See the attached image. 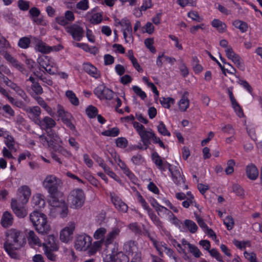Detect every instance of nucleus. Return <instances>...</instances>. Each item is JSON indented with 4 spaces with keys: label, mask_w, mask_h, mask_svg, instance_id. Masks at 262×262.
<instances>
[{
    "label": "nucleus",
    "mask_w": 262,
    "mask_h": 262,
    "mask_svg": "<svg viewBox=\"0 0 262 262\" xmlns=\"http://www.w3.org/2000/svg\"><path fill=\"white\" fill-rule=\"evenodd\" d=\"M23 243L24 238L20 230L12 228L5 232L4 249L12 258L16 259L19 258V255L16 250L23 247Z\"/></svg>",
    "instance_id": "1"
},
{
    "label": "nucleus",
    "mask_w": 262,
    "mask_h": 262,
    "mask_svg": "<svg viewBox=\"0 0 262 262\" xmlns=\"http://www.w3.org/2000/svg\"><path fill=\"white\" fill-rule=\"evenodd\" d=\"M30 220L35 230L41 235L47 234L51 230L47 215L38 211H34L29 215Z\"/></svg>",
    "instance_id": "2"
},
{
    "label": "nucleus",
    "mask_w": 262,
    "mask_h": 262,
    "mask_svg": "<svg viewBox=\"0 0 262 262\" xmlns=\"http://www.w3.org/2000/svg\"><path fill=\"white\" fill-rule=\"evenodd\" d=\"M85 199L83 191L81 189L77 188L70 192L68 198V202L71 208L79 209L83 205Z\"/></svg>",
    "instance_id": "3"
},
{
    "label": "nucleus",
    "mask_w": 262,
    "mask_h": 262,
    "mask_svg": "<svg viewBox=\"0 0 262 262\" xmlns=\"http://www.w3.org/2000/svg\"><path fill=\"white\" fill-rule=\"evenodd\" d=\"M43 187L49 194H53L61 187L62 182L60 179L54 174H48L42 182Z\"/></svg>",
    "instance_id": "4"
},
{
    "label": "nucleus",
    "mask_w": 262,
    "mask_h": 262,
    "mask_svg": "<svg viewBox=\"0 0 262 262\" xmlns=\"http://www.w3.org/2000/svg\"><path fill=\"white\" fill-rule=\"evenodd\" d=\"M133 124L134 127L140 136L144 146H145V149H147L150 144L149 140L152 137L155 133L150 128L146 130L145 127L138 122H134Z\"/></svg>",
    "instance_id": "5"
},
{
    "label": "nucleus",
    "mask_w": 262,
    "mask_h": 262,
    "mask_svg": "<svg viewBox=\"0 0 262 262\" xmlns=\"http://www.w3.org/2000/svg\"><path fill=\"white\" fill-rule=\"evenodd\" d=\"M120 232V230L118 228H115L109 232L102 240L94 242L92 247L93 252H95L98 251L103 243L106 246L112 244L114 239L119 235Z\"/></svg>",
    "instance_id": "6"
},
{
    "label": "nucleus",
    "mask_w": 262,
    "mask_h": 262,
    "mask_svg": "<svg viewBox=\"0 0 262 262\" xmlns=\"http://www.w3.org/2000/svg\"><path fill=\"white\" fill-rule=\"evenodd\" d=\"M37 63L40 67L46 69L50 64L53 69H48L47 72L50 74H55L57 72L58 67L54 60L47 56L42 55L38 57L37 59Z\"/></svg>",
    "instance_id": "7"
},
{
    "label": "nucleus",
    "mask_w": 262,
    "mask_h": 262,
    "mask_svg": "<svg viewBox=\"0 0 262 262\" xmlns=\"http://www.w3.org/2000/svg\"><path fill=\"white\" fill-rule=\"evenodd\" d=\"M94 93L100 100H111L114 96V93L103 84L99 85L94 90Z\"/></svg>",
    "instance_id": "8"
},
{
    "label": "nucleus",
    "mask_w": 262,
    "mask_h": 262,
    "mask_svg": "<svg viewBox=\"0 0 262 262\" xmlns=\"http://www.w3.org/2000/svg\"><path fill=\"white\" fill-rule=\"evenodd\" d=\"M66 31L72 36L74 40L77 41H80L84 36L83 28L76 24L67 26Z\"/></svg>",
    "instance_id": "9"
},
{
    "label": "nucleus",
    "mask_w": 262,
    "mask_h": 262,
    "mask_svg": "<svg viewBox=\"0 0 262 262\" xmlns=\"http://www.w3.org/2000/svg\"><path fill=\"white\" fill-rule=\"evenodd\" d=\"M75 228V224L73 222H69L60 233V239L64 243H68L73 238V232Z\"/></svg>",
    "instance_id": "10"
},
{
    "label": "nucleus",
    "mask_w": 262,
    "mask_h": 262,
    "mask_svg": "<svg viewBox=\"0 0 262 262\" xmlns=\"http://www.w3.org/2000/svg\"><path fill=\"white\" fill-rule=\"evenodd\" d=\"M92 238L85 235H79L77 236L75 241V248L79 251L86 250L91 245Z\"/></svg>",
    "instance_id": "11"
},
{
    "label": "nucleus",
    "mask_w": 262,
    "mask_h": 262,
    "mask_svg": "<svg viewBox=\"0 0 262 262\" xmlns=\"http://www.w3.org/2000/svg\"><path fill=\"white\" fill-rule=\"evenodd\" d=\"M119 25L123 28L122 32L126 42L133 40L132 27L130 22L126 19H122L119 21Z\"/></svg>",
    "instance_id": "12"
},
{
    "label": "nucleus",
    "mask_w": 262,
    "mask_h": 262,
    "mask_svg": "<svg viewBox=\"0 0 262 262\" xmlns=\"http://www.w3.org/2000/svg\"><path fill=\"white\" fill-rule=\"evenodd\" d=\"M29 118L36 124H41V110L38 106H30L25 110Z\"/></svg>",
    "instance_id": "13"
},
{
    "label": "nucleus",
    "mask_w": 262,
    "mask_h": 262,
    "mask_svg": "<svg viewBox=\"0 0 262 262\" xmlns=\"http://www.w3.org/2000/svg\"><path fill=\"white\" fill-rule=\"evenodd\" d=\"M104 262H128L129 257L123 253H119L116 256L112 253L102 254Z\"/></svg>",
    "instance_id": "14"
},
{
    "label": "nucleus",
    "mask_w": 262,
    "mask_h": 262,
    "mask_svg": "<svg viewBox=\"0 0 262 262\" xmlns=\"http://www.w3.org/2000/svg\"><path fill=\"white\" fill-rule=\"evenodd\" d=\"M50 198L49 199V204L53 208H56L63 205L66 202L62 197V194L58 191L53 194H49Z\"/></svg>",
    "instance_id": "15"
},
{
    "label": "nucleus",
    "mask_w": 262,
    "mask_h": 262,
    "mask_svg": "<svg viewBox=\"0 0 262 262\" xmlns=\"http://www.w3.org/2000/svg\"><path fill=\"white\" fill-rule=\"evenodd\" d=\"M110 196L112 202L118 211L123 212L127 211L128 209L127 205L115 193H111Z\"/></svg>",
    "instance_id": "16"
},
{
    "label": "nucleus",
    "mask_w": 262,
    "mask_h": 262,
    "mask_svg": "<svg viewBox=\"0 0 262 262\" xmlns=\"http://www.w3.org/2000/svg\"><path fill=\"white\" fill-rule=\"evenodd\" d=\"M152 159L156 165L162 171H165L166 168L169 169L172 167L167 161L162 160L157 152L152 154Z\"/></svg>",
    "instance_id": "17"
},
{
    "label": "nucleus",
    "mask_w": 262,
    "mask_h": 262,
    "mask_svg": "<svg viewBox=\"0 0 262 262\" xmlns=\"http://www.w3.org/2000/svg\"><path fill=\"white\" fill-rule=\"evenodd\" d=\"M0 53L4 56V57L14 67L18 69L22 73L25 71V69L23 67V66L11 54H10L7 51H0Z\"/></svg>",
    "instance_id": "18"
},
{
    "label": "nucleus",
    "mask_w": 262,
    "mask_h": 262,
    "mask_svg": "<svg viewBox=\"0 0 262 262\" xmlns=\"http://www.w3.org/2000/svg\"><path fill=\"white\" fill-rule=\"evenodd\" d=\"M32 41L35 43V49L36 51L44 54L50 53L49 50L50 49V46H48L39 38L32 37Z\"/></svg>",
    "instance_id": "19"
},
{
    "label": "nucleus",
    "mask_w": 262,
    "mask_h": 262,
    "mask_svg": "<svg viewBox=\"0 0 262 262\" xmlns=\"http://www.w3.org/2000/svg\"><path fill=\"white\" fill-rule=\"evenodd\" d=\"M28 243L31 247H41L42 243L38 236L33 230H30L27 235Z\"/></svg>",
    "instance_id": "20"
},
{
    "label": "nucleus",
    "mask_w": 262,
    "mask_h": 262,
    "mask_svg": "<svg viewBox=\"0 0 262 262\" xmlns=\"http://www.w3.org/2000/svg\"><path fill=\"white\" fill-rule=\"evenodd\" d=\"M169 170L170 171L173 181L174 183L179 186L184 185V179L183 176L180 173L179 169L176 167H171Z\"/></svg>",
    "instance_id": "21"
},
{
    "label": "nucleus",
    "mask_w": 262,
    "mask_h": 262,
    "mask_svg": "<svg viewBox=\"0 0 262 262\" xmlns=\"http://www.w3.org/2000/svg\"><path fill=\"white\" fill-rule=\"evenodd\" d=\"M18 193L20 195L21 203L23 204L27 203L31 195V190L29 187L26 185L22 186L18 189Z\"/></svg>",
    "instance_id": "22"
},
{
    "label": "nucleus",
    "mask_w": 262,
    "mask_h": 262,
    "mask_svg": "<svg viewBox=\"0 0 262 262\" xmlns=\"http://www.w3.org/2000/svg\"><path fill=\"white\" fill-rule=\"evenodd\" d=\"M83 68L86 73L95 78H98L100 77V72L91 63H85L83 64Z\"/></svg>",
    "instance_id": "23"
},
{
    "label": "nucleus",
    "mask_w": 262,
    "mask_h": 262,
    "mask_svg": "<svg viewBox=\"0 0 262 262\" xmlns=\"http://www.w3.org/2000/svg\"><path fill=\"white\" fill-rule=\"evenodd\" d=\"M123 250L128 256L139 250L137 244L133 241L125 242L123 245Z\"/></svg>",
    "instance_id": "24"
},
{
    "label": "nucleus",
    "mask_w": 262,
    "mask_h": 262,
    "mask_svg": "<svg viewBox=\"0 0 262 262\" xmlns=\"http://www.w3.org/2000/svg\"><path fill=\"white\" fill-rule=\"evenodd\" d=\"M11 205L13 211L18 217H24L27 215L26 209L24 207H19L16 200L12 199Z\"/></svg>",
    "instance_id": "25"
},
{
    "label": "nucleus",
    "mask_w": 262,
    "mask_h": 262,
    "mask_svg": "<svg viewBox=\"0 0 262 262\" xmlns=\"http://www.w3.org/2000/svg\"><path fill=\"white\" fill-rule=\"evenodd\" d=\"M43 249H49L50 250H57V246L55 242V238L53 235L47 236L45 239V242L42 244Z\"/></svg>",
    "instance_id": "26"
},
{
    "label": "nucleus",
    "mask_w": 262,
    "mask_h": 262,
    "mask_svg": "<svg viewBox=\"0 0 262 262\" xmlns=\"http://www.w3.org/2000/svg\"><path fill=\"white\" fill-rule=\"evenodd\" d=\"M246 173L247 177L252 180H256L258 176V170L253 164H250L246 166Z\"/></svg>",
    "instance_id": "27"
},
{
    "label": "nucleus",
    "mask_w": 262,
    "mask_h": 262,
    "mask_svg": "<svg viewBox=\"0 0 262 262\" xmlns=\"http://www.w3.org/2000/svg\"><path fill=\"white\" fill-rule=\"evenodd\" d=\"M188 95V92L187 91L185 92L179 102V108L181 112L186 111L189 106Z\"/></svg>",
    "instance_id": "28"
},
{
    "label": "nucleus",
    "mask_w": 262,
    "mask_h": 262,
    "mask_svg": "<svg viewBox=\"0 0 262 262\" xmlns=\"http://www.w3.org/2000/svg\"><path fill=\"white\" fill-rule=\"evenodd\" d=\"M136 196L138 202L140 203L143 208L148 212L149 215L150 216L151 219L153 220L154 219H156V215L150 212V208H149L145 199L142 197L141 194L139 192H137Z\"/></svg>",
    "instance_id": "29"
},
{
    "label": "nucleus",
    "mask_w": 262,
    "mask_h": 262,
    "mask_svg": "<svg viewBox=\"0 0 262 262\" xmlns=\"http://www.w3.org/2000/svg\"><path fill=\"white\" fill-rule=\"evenodd\" d=\"M32 202L34 207L42 208L45 205V196L40 193L36 194L33 196Z\"/></svg>",
    "instance_id": "30"
},
{
    "label": "nucleus",
    "mask_w": 262,
    "mask_h": 262,
    "mask_svg": "<svg viewBox=\"0 0 262 262\" xmlns=\"http://www.w3.org/2000/svg\"><path fill=\"white\" fill-rule=\"evenodd\" d=\"M118 165L123 171V173L133 182L136 180V178L134 173L129 170L126 164L122 161H119Z\"/></svg>",
    "instance_id": "31"
},
{
    "label": "nucleus",
    "mask_w": 262,
    "mask_h": 262,
    "mask_svg": "<svg viewBox=\"0 0 262 262\" xmlns=\"http://www.w3.org/2000/svg\"><path fill=\"white\" fill-rule=\"evenodd\" d=\"M37 125L42 129H47L54 127L56 122L52 118L46 116L42 120H41V124H38Z\"/></svg>",
    "instance_id": "32"
},
{
    "label": "nucleus",
    "mask_w": 262,
    "mask_h": 262,
    "mask_svg": "<svg viewBox=\"0 0 262 262\" xmlns=\"http://www.w3.org/2000/svg\"><path fill=\"white\" fill-rule=\"evenodd\" d=\"M35 36L29 35L28 36H24L21 37L18 40L17 46L21 49H27L29 48L31 43V40H32V37Z\"/></svg>",
    "instance_id": "33"
},
{
    "label": "nucleus",
    "mask_w": 262,
    "mask_h": 262,
    "mask_svg": "<svg viewBox=\"0 0 262 262\" xmlns=\"http://www.w3.org/2000/svg\"><path fill=\"white\" fill-rule=\"evenodd\" d=\"M12 215L8 211H6L3 214L1 219L2 226L5 228L8 227L13 223Z\"/></svg>",
    "instance_id": "34"
},
{
    "label": "nucleus",
    "mask_w": 262,
    "mask_h": 262,
    "mask_svg": "<svg viewBox=\"0 0 262 262\" xmlns=\"http://www.w3.org/2000/svg\"><path fill=\"white\" fill-rule=\"evenodd\" d=\"M34 98L37 101L38 104L43 108H44L51 116H54L55 112L49 106L47 105V104L42 98L38 96L34 97Z\"/></svg>",
    "instance_id": "35"
},
{
    "label": "nucleus",
    "mask_w": 262,
    "mask_h": 262,
    "mask_svg": "<svg viewBox=\"0 0 262 262\" xmlns=\"http://www.w3.org/2000/svg\"><path fill=\"white\" fill-rule=\"evenodd\" d=\"M152 242L153 245L158 252L159 255L161 257H163V251L167 246V244L164 242H160L155 239H152Z\"/></svg>",
    "instance_id": "36"
},
{
    "label": "nucleus",
    "mask_w": 262,
    "mask_h": 262,
    "mask_svg": "<svg viewBox=\"0 0 262 262\" xmlns=\"http://www.w3.org/2000/svg\"><path fill=\"white\" fill-rule=\"evenodd\" d=\"M212 25L220 33L225 32L227 26L225 24L217 19H214L212 21Z\"/></svg>",
    "instance_id": "37"
},
{
    "label": "nucleus",
    "mask_w": 262,
    "mask_h": 262,
    "mask_svg": "<svg viewBox=\"0 0 262 262\" xmlns=\"http://www.w3.org/2000/svg\"><path fill=\"white\" fill-rule=\"evenodd\" d=\"M184 225L187 228L189 232L191 233H195L198 229V227L196 224L191 220H185Z\"/></svg>",
    "instance_id": "38"
},
{
    "label": "nucleus",
    "mask_w": 262,
    "mask_h": 262,
    "mask_svg": "<svg viewBox=\"0 0 262 262\" xmlns=\"http://www.w3.org/2000/svg\"><path fill=\"white\" fill-rule=\"evenodd\" d=\"M5 138V143L9 149L12 150L14 149L15 141L14 138L9 135L7 132V134L4 137Z\"/></svg>",
    "instance_id": "39"
},
{
    "label": "nucleus",
    "mask_w": 262,
    "mask_h": 262,
    "mask_svg": "<svg viewBox=\"0 0 262 262\" xmlns=\"http://www.w3.org/2000/svg\"><path fill=\"white\" fill-rule=\"evenodd\" d=\"M89 20L93 25L99 24L102 20V14L101 13H95L91 15L90 18H89Z\"/></svg>",
    "instance_id": "40"
},
{
    "label": "nucleus",
    "mask_w": 262,
    "mask_h": 262,
    "mask_svg": "<svg viewBox=\"0 0 262 262\" xmlns=\"http://www.w3.org/2000/svg\"><path fill=\"white\" fill-rule=\"evenodd\" d=\"M232 24L235 28L238 29L243 33L246 32L248 30V25L244 21L235 20Z\"/></svg>",
    "instance_id": "41"
},
{
    "label": "nucleus",
    "mask_w": 262,
    "mask_h": 262,
    "mask_svg": "<svg viewBox=\"0 0 262 262\" xmlns=\"http://www.w3.org/2000/svg\"><path fill=\"white\" fill-rule=\"evenodd\" d=\"M57 213H58L60 216L62 218L66 217L68 214L69 210L68 207L66 203L63 204L55 209Z\"/></svg>",
    "instance_id": "42"
},
{
    "label": "nucleus",
    "mask_w": 262,
    "mask_h": 262,
    "mask_svg": "<svg viewBox=\"0 0 262 262\" xmlns=\"http://www.w3.org/2000/svg\"><path fill=\"white\" fill-rule=\"evenodd\" d=\"M66 95L73 105L77 106L79 104V100L73 91L70 90L67 91L66 93Z\"/></svg>",
    "instance_id": "43"
},
{
    "label": "nucleus",
    "mask_w": 262,
    "mask_h": 262,
    "mask_svg": "<svg viewBox=\"0 0 262 262\" xmlns=\"http://www.w3.org/2000/svg\"><path fill=\"white\" fill-rule=\"evenodd\" d=\"M158 132L162 135L164 136H170V133L167 130L166 125L162 121H160L159 125L157 126Z\"/></svg>",
    "instance_id": "44"
},
{
    "label": "nucleus",
    "mask_w": 262,
    "mask_h": 262,
    "mask_svg": "<svg viewBox=\"0 0 262 262\" xmlns=\"http://www.w3.org/2000/svg\"><path fill=\"white\" fill-rule=\"evenodd\" d=\"M231 60L235 64V66L241 71H244L245 67L244 62L240 56L237 54Z\"/></svg>",
    "instance_id": "45"
},
{
    "label": "nucleus",
    "mask_w": 262,
    "mask_h": 262,
    "mask_svg": "<svg viewBox=\"0 0 262 262\" xmlns=\"http://www.w3.org/2000/svg\"><path fill=\"white\" fill-rule=\"evenodd\" d=\"M160 101L161 105L164 107L166 108H170L171 105L174 104V99L170 97H163L160 99Z\"/></svg>",
    "instance_id": "46"
},
{
    "label": "nucleus",
    "mask_w": 262,
    "mask_h": 262,
    "mask_svg": "<svg viewBox=\"0 0 262 262\" xmlns=\"http://www.w3.org/2000/svg\"><path fill=\"white\" fill-rule=\"evenodd\" d=\"M106 229L104 227L98 228L94 233V238L96 239H101V240H102V239L105 237L104 236L106 234Z\"/></svg>",
    "instance_id": "47"
},
{
    "label": "nucleus",
    "mask_w": 262,
    "mask_h": 262,
    "mask_svg": "<svg viewBox=\"0 0 262 262\" xmlns=\"http://www.w3.org/2000/svg\"><path fill=\"white\" fill-rule=\"evenodd\" d=\"M11 89L13 90L17 95L20 96L25 101L27 100L28 97L26 93L22 89H21L16 84H15L14 86H13Z\"/></svg>",
    "instance_id": "48"
},
{
    "label": "nucleus",
    "mask_w": 262,
    "mask_h": 262,
    "mask_svg": "<svg viewBox=\"0 0 262 262\" xmlns=\"http://www.w3.org/2000/svg\"><path fill=\"white\" fill-rule=\"evenodd\" d=\"M11 48V46L9 41L4 36H3L0 39V48L1 49L0 51H6Z\"/></svg>",
    "instance_id": "49"
},
{
    "label": "nucleus",
    "mask_w": 262,
    "mask_h": 262,
    "mask_svg": "<svg viewBox=\"0 0 262 262\" xmlns=\"http://www.w3.org/2000/svg\"><path fill=\"white\" fill-rule=\"evenodd\" d=\"M232 106L233 108L234 109L235 112L236 113V115L239 117H242L244 116V113L243 111L242 108L238 103V102L236 101L233 102L231 103Z\"/></svg>",
    "instance_id": "50"
},
{
    "label": "nucleus",
    "mask_w": 262,
    "mask_h": 262,
    "mask_svg": "<svg viewBox=\"0 0 262 262\" xmlns=\"http://www.w3.org/2000/svg\"><path fill=\"white\" fill-rule=\"evenodd\" d=\"M132 89L137 95L140 97L142 100H145L147 97L146 94L140 87L137 85H134Z\"/></svg>",
    "instance_id": "51"
},
{
    "label": "nucleus",
    "mask_w": 262,
    "mask_h": 262,
    "mask_svg": "<svg viewBox=\"0 0 262 262\" xmlns=\"http://www.w3.org/2000/svg\"><path fill=\"white\" fill-rule=\"evenodd\" d=\"M193 68L195 73H199L203 70L202 66L199 64V61L196 57H193Z\"/></svg>",
    "instance_id": "52"
},
{
    "label": "nucleus",
    "mask_w": 262,
    "mask_h": 262,
    "mask_svg": "<svg viewBox=\"0 0 262 262\" xmlns=\"http://www.w3.org/2000/svg\"><path fill=\"white\" fill-rule=\"evenodd\" d=\"M116 144L117 147L124 148L127 146L128 141L124 137H119L116 139Z\"/></svg>",
    "instance_id": "53"
},
{
    "label": "nucleus",
    "mask_w": 262,
    "mask_h": 262,
    "mask_svg": "<svg viewBox=\"0 0 262 262\" xmlns=\"http://www.w3.org/2000/svg\"><path fill=\"white\" fill-rule=\"evenodd\" d=\"M98 112L97 108L92 105L89 106L86 109V113L87 115L90 118H94L97 115Z\"/></svg>",
    "instance_id": "54"
},
{
    "label": "nucleus",
    "mask_w": 262,
    "mask_h": 262,
    "mask_svg": "<svg viewBox=\"0 0 262 262\" xmlns=\"http://www.w3.org/2000/svg\"><path fill=\"white\" fill-rule=\"evenodd\" d=\"M102 134L106 136L116 137L119 134V129L117 127H114L111 129L105 130Z\"/></svg>",
    "instance_id": "55"
},
{
    "label": "nucleus",
    "mask_w": 262,
    "mask_h": 262,
    "mask_svg": "<svg viewBox=\"0 0 262 262\" xmlns=\"http://www.w3.org/2000/svg\"><path fill=\"white\" fill-rule=\"evenodd\" d=\"M128 256L131 258V262L142 261L141 252L139 250L133 253V255H130Z\"/></svg>",
    "instance_id": "56"
},
{
    "label": "nucleus",
    "mask_w": 262,
    "mask_h": 262,
    "mask_svg": "<svg viewBox=\"0 0 262 262\" xmlns=\"http://www.w3.org/2000/svg\"><path fill=\"white\" fill-rule=\"evenodd\" d=\"M235 165V162L233 160H230L227 162V167L225 170L227 174H230L234 171V166Z\"/></svg>",
    "instance_id": "57"
},
{
    "label": "nucleus",
    "mask_w": 262,
    "mask_h": 262,
    "mask_svg": "<svg viewBox=\"0 0 262 262\" xmlns=\"http://www.w3.org/2000/svg\"><path fill=\"white\" fill-rule=\"evenodd\" d=\"M224 224L226 225L228 230H231L234 226V220L231 216H227L224 220Z\"/></svg>",
    "instance_id": "58"
},
{
    "label": "nucleus",
    "mask_w": 262,
    "mask_h": 262,
    "mask_svg": "<svg viewBox=\"0 0 262 262\" xmlns=\"http://www.w3.org/2000/svg\"><path fill=\"white\" fill-rule=\"evenodd\" d=\"M17 4L19 8L22 11H27L30 7V3L28 1L18 0Z\"/></svg>",
    "instance_id": "59"
},
{
    "label": "nucleus",
    "mask_w": 262,
    "mask_h": 262,
    "mask_svg": "<svg viewBox=\"0 0 262 262\" xmlns=\"http://www.w3.org/2000/svg\"><path fill=\"white\" fill-rule=\"evenodd\" d=\"M88 0H81L76 4V8L83 11H85L89 8Z\"/></svg>",
    "instance_id": "60"
},
{
    "label": "nucleus",
    "mask_w": 262,
    "mask_h": 262,
    "mask_svg": "<svg viewBox=\"0 0 262 262\" xmlns=\"http://www.w3.org/2000/svg\"><path fill=\"white\" fill-rule=\"evenodd\" d=\"M3 16L4 18L9 23H14L15 20L13 18L11 11L7 10L4 12Z\"/></svg>",
    "instance_id": "61"
},
{
    "label": "nucleus",
    "mask_w": 262,
    "mask_h": 262,
    "mask_svg": "<svg viewBox=\"0 0 262 262\" xmlns=\"http://www.w3.org/2000/svg\"><path fill=\"white\" fill-rule=\"evenodd\" d=\"M144 43L146 47L152 52L155 53L156 50L153 46L154 39L152 38H147L144 40Z\"/></svg>",
    "instance_id": "62"
},
{
    "label": "nucleus",
    "mask_w": 262,
    "mask_h": 262,
    "mask_svg": "<svg viewBox=\"0 0 262 262\" xmlns=\"http://www.w3.org/2000/svg\"><path fill=\"white\" fill-rule=\"evenodd\" d=\"M209 253L211 256L214 257L217 260L221 262H224L222 255L215 249H212L209 251Z\"/></svg>",
    "instance_id": "63"
},
{
    "label": "nucleus",
    "mask_w": 262,
    "mask_h": 262,
    "mask_svg": "<svg viewBox=\"0 0 262 262\" xmlns=\"http://www.w3.org/2000/svg\"><path fill=\"white\" fill-rule=\"evenodd\" d=\"M189 249L190 252L195 257H200L202 255V253L198 248L193 245L190 246Z\"/></svg>",
    "instance_id": "64"
}]
</instances>
